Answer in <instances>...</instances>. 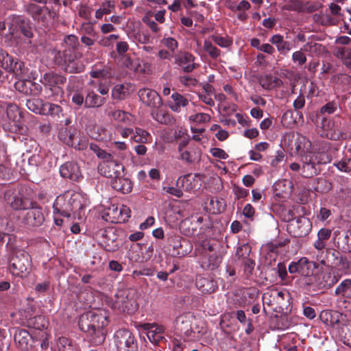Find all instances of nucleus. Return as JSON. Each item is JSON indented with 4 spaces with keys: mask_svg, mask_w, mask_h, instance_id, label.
Here are the masks:
<instances>
[{
    "mask_svg": "<svg viewBox=\"0 0 351 351\" xmlns=\"http://www.w3.org/2000/svg\"><path fill=\"white\" fill-rule=\"evenodd\" d=\"M107 317L101 311H91L82 314L79 320L81 330L87 333L93 344L102 343L106 338L104 328L107 326Z\"/></svg>",
    "mask_w": 351,
    "mask_h": 351,
    "instance_id": "f257e3e1",
    "label": "nucleus"
},
{
    "mask_svg": "<svg viewBox=\"0 0 351 351\" xmlns=\"http://www.w3.org/2000/svg\"><path fill=\"white\" fill-rule=\"evenodd\" d=\"M311 143L304 136L298 138L295 149L301 157L302 168L301 175L304 178H312L317 174L316 165L328 162V157L324 153H314L311 152Z\"/></svg>",
    "mask_w": 351,
    "mask_h": 351,
    "instance_id": "f03ea898",
    "label": "nucleus"
},
{
    "mask_svg": "<svg viewBox=\"0 0 351 351\" xmlns=\"http://www.w3.org/2000/svg\"><path fill=\"white\" fill-rule=\"evenodd\" d=\"M86 204V199L81 193L66 191L56 199L53 213L69 217L72 212L82 210Z\"/></svg>",
    "mask_w": 351,
    "mask_h": 351,
    "instance_id": "7ed1b4c3",
    "label": "nucleus"
},
{
    "mask_svg": "<svg viewBox=\"0 0 351 351\" xmlns=\"http://www.w3.org/2000/svg\"><path fill=\"white\" fill-rule=\"evenodd\" d=\"M110 306L120 312L135 313L138 308L135 291L131 289L118 290L111 299Z\"/></svg>",
    "mask_w": 351,
    "mask_h": 351,
    "instance_id": "20e7f679",
    "label": "nucleus"
},
{
    "mask_svg": "<svg viewBox=\"0 0 351 351\" xmlns=\"http://www.w3.org/2000/svg\"><path fill=\"white\" fill-rule=\"evenodd\" d=\"M29 256L22 252L14 253L10 259L9 270L15 276L23 278L29 272Z\"/></svg>",
    "mask_w": 351,
    "mask_h": 351,
    "instance_id": "39448f33",
    "label": "nucleus"
},
{
    "mask_svg": "<svg viewBox=\"0 0 351 351\" xmlns=\"http://www.w3.org/2000/svg\"><path fill=\"white\" fill-rule=\"evenodd\" d=\"M6 114L9 121L8 130L12 132L25 134L27 128L23 123L22 112L18 106L10 104L6 108Z\"/></svg>",
    "mask_w": 351,
    "mask_h": 351,
    "instance_id": "423d86ee",
    "label": "nucleus"
},
{
    "mask_svg": "<svg viewBox=\"0 0 351 351\" xmlns=\"http://www.w3.org/2000/svg\"><path fill=\"white\" fill-rule=\"evenodd\" d=\"M0 66L5 71L13 73L16 77H23L26 71V68L22 62L3 49H0Z\"/></svg>",
    "mask_w": 351,
    "mask_h": 351,
    "instance_id": "0eeeda50",
    "label": "nucleus"
},
{
    "mask_svg": "<svg viewBox=\"0 0 351 351\" xmlns=\"http://www.w3.org/2000/svg\"><path fill=\"white\" fill-rule=\"evenodd\" d=\"M114 343L118 351H138L137 341L128 330H117L114 334Z\"/></svg>",
    "mask_w": 351,
    "mask_h": 351,
    "instance_id": "6e6552de",
    "label": "nucleus"
},
{
    "mask_svg": "<svg viewBox=\"0 0 351 351\" xmlns=\"http://www.w3.org/2000/svg\"><path fill=\"white\" fill-rule=\"evenodd\" d=\"M23 222L28 228H36L40 226L45 219V216L40 206L36 202H29V206Z\"/></svg>",
    "mask_w": 351,
    "mask_h": 351,
    "instance_id": "1a4fd4ad",
    "label": "nucleus"
},
{
    "mask_svg": "<svg viewBox=\"0 0 351 351\" xmlns=\"http://www.w3.org/2000/svg\"><path fill=\"white\" fill-rule=\"evenodd\" d=\"M138 330L147 331L149 340L154 344L158 345L166 341L164 336L165 328L156 323H144L136 325Z\"/></svg>",
    "mask_w": 351,
    "mask_h": 351,
    "instance_id": "9d476101",
    "label": "nucleus"
},
{
    "mask_svg": "<svg viewBox=\"0 0 351 351\" xmlns=\"http://www.w3.org/2000/svg\"><path fill=\"white\" fill-rule=\"evenodd\" d=\"M193 319L194 316L188 313L178 316L176 320V330L188 341L195 340V332L192 329Z\"/></svg>",
    "mask_w": 351,
    "mask_h": 351,
    "instance_id": "9b49d317",
    "label": "nucleus"
},
{
    "mask_svg": "<svg viewBox=\"0 0 351 351\" xmlns=\"http://www.w3.org/2000/svg\"><path fill=\"white\" fill-rule=\"evenodd\" d=\"M66 77L53 73H46L40 78V82L49 93L48 97L52 96L55 93H58L60 89V86L66 82Z\"/></svg>",
    "mask_w": 351,
    "mask_h": 351,
    "instance_id": "f8f14e48",
    "label": "nucleus"
},
{
    "mask_svg": "<svg viewBox=\"0 0 351 351\" xmlns=\"http://www.w3.org/2000/svg\"><path fill=\"white\" fill-rule=\"evenodd\" d=\"M318 267L317 263L309 261L306 257H302L297 262H292L289 266L291 274L298 273L301 276H309L313 274L314 270Z\"/></svg>",
    "mask_w": 351,
    "mask_h": 351,
    "instance_id": "ddd939ff",
    "label": "nucleus"
},
{
    "mask_svg": "<svg viewBox=\"0 0 351 351\" xmlns=\"http://www.w3.org/2000/svg\"><path fill=\"white\" fill-rule=\"evenodd\" d=\"M123 165L114 158L107 162H100L98 167L99 173L110 179L117 174L123 173Z\"/></svg>",
    "mask_w": 351,
    "mask_h": 351,
    "instance_id": "4468645a",
    "label": "nucleus"
},
{
    "mask_svg": "<svg viewBox=\"0 0 351 351\" xmlns=\"http://www.w3.org/2000/svg\"><path fill=\"white\" fill-rule=\"evenodd\" d=\"M138 97L143 103L151 108H159L162 105L160 95L154 90L141 88L138 90Z\"/></svg>",
    "mask_w": 351,
    "mask_h": 351,
    "instance_id": "2eb2a0df",
    "label": "nucleus"
},
{
    "mask_svg": "<svg viewBox=\"0 0 351 351\" xmlns=\"http://www.w3.org/2000/svg\"><path fill=\"white\" fill-rule=\"evenodd\" d=\"M110 185L112 189L123 194L130 193L132 189V181L124 176L123 172L112 178Z\"/></svg>",
    "mask_w": 351,
    "mask_h": 351,
    "instance_id": "dca6fc26",
    "label": "nucleus"
},
{
    "mask_svg": "<svg viewBox=\"0 0 351 351\" xmlns=\"http://www.w3.org/2000/svg\"><path fill=\"white\" fill-rule=\"evenodd\" d=\"M333 283L332 280L330 281L328 280H322L319 275H314L313 274L304 278V287L308 291H315L326 286H330Z\"/></svg>",
    "mask_w": 351,
    "mask_h": 351,
    "instance_id": "f3484780",
    "label": "nucleus"
},
{
    "mask_svg": "<svg viewBox=\"0 0 351 351\" xmlns=\"http://www.w3.org/2000/svg\"><path fill=\"white\" fill-rule=\"evenodd\" d=\"M5 29V23L0 21V36L8 45H17L19 43L17 25L13 21L9 26L8 33L4 34Z\"/></svg>",
    "mask_w": 351,
    "mask_h": 351,
    "instance_id": "a211bd4d",
    "label": "nucleus"
},
{
    "mask_svg": "<svg viewBox=\"0 0 351 351\" xmlns=\"http://www.w3.org/2000/svg\"><path fill=\"white\" fill-rule=\"evenodd\" d=\"M175 63L181 66L185 72H191L196 67L195 57L188 52H181L174 56Z\"/></svg>",
    "mask_w": 351,
    "mask_h": 351,
    "instance_id": "6ab92c4d",
    "label": "nucleus"
},
{
    "mask_svg": "<svg viewBox=\"0 0 351 351\" xmlns=\"http://www.w3.org/2000/svg\"><path fill=\"white\" fill-rule=\"evenodd\" d=\"M60 173L62 177L72 180H77L81 176V171L77 164L69 162L62 165L60 168Z\"/></svg>",
    "mask_w": 351,
    "mask_h": 351,
    "instance_id": "aec40b11",
    "label": "nucleus"
},
{
    "mask_svg": "<svg viewBox=\"0 0 351 351\" xmlns=\"http://www.w3.org/2000/svg\"><path fill=\"white\" fill-rule=\"evenodd\" d=\"M32 338V335L25 329H18L14 335L16 343L23 351H28L32 348L29 343Z\"/></svg>",
    "mask_w": 351,
    "mask_h": 351,
    "instance_id": "412c9836",
    "label": "nucleus"
},
{
    "mask_svg": "<svg viewBox=\"0 0 351 351\" xmlns=\"http://www.w3.org/2000/svg\"><path fill=\"white\" fill-rule=\"evenodd\" d=\"M322 136H325L332 140H338L340 136V130L331 120H323L322 125Z\"/></svg>",
    "mask_w": 351,
    "mask_h": 351,
    "instance_id": "4be33fe9",
    "label": "nucleus"
},
{
    "mask_svg": "<svg viewBox=\"0 0 351 351\" xmlns=\"http://www.w3.org/2000/svg\"><path fill=\"white\" fill-rule=\"evenodd\" d=\"M85 107L99 108L102 106L106 101V98L98 95L93 89L88 88L86 90Z\"/></svg>",
    "mask_w": 351,
    "mask_h": 351,
    "instance_id": "5701e85b",
    "label": "nucleus"
},
{
    "mask_svg": "<svg viewBox=\"0 0 351 351\" xmlns=\"http://www.w3.org/2000/svg\"><path fill=\"white\" fill-rule=\"evenodd\" d=\"M5 199L14 210L28 209L29 206V202H28L26 199H24L20 194L10 196L9 193H6L5 195Z\"/></svg>",
    "mask_w": 351,
    "mask_h": 351,
    "instance_id": "b1692460",
    "label": "nucleus"
},
{
    "mask_svg": "<svg viewBox=\"0 0 351 351\" xmlns=\"http://www.w3.org/2000/svg\"><path fill=\"white\" fill-rule=\"evenodd\" d=\"M101 217L106 221L119 223L121 221V211H119V208L117 206L112 204L104 209Z\"/></svg>",
    "mask_w": 351,
    "mask_h": 351,
    "instance_id": "393cba45",
    "label": "nucleus"
},
{
    "mask_svg": "<svg viewBox=\"0 0 351 351\" xmlns=\"http://www.w3.org/2000/svg\"><path fill=\"white\" fill-rule=\"evenodd\" d=\"M29 12L33 18L38 21H45V15L47 14L50 17L55 18L56 13L54 11H50L47 8H41L36 4H31L29 6Z\"/></svg>",
    "mask_w": 351,
    "mask_h": 351,
    "instance_id": "a878e982",
    "label": "nucleus"
},
{
    "mask_svg": "<svg viewBox=\"0 0 351 351\" xmlns=\"http://www.w3.org/2000/svg\"><path fill=\"white\" fill-rule=\"evenodd\" d=\"M196 287L203 293H213L217 288L215 281L203 276H198L196 278Z\"/></svg>",
    "mask_w": 351,
    "mask_h": 351,
    "instance_id": "bb28decb",
    "label": "nucleus"
},
{
    "mask_svg": "<svg viewBox=\"0 0 351 351\" xmlns=\"http://www.w3.org/2000/svg\"><path fill=\"white\" fill-rule=\"evenodd\" d=\"M132 88V85L128 83L117 84L112 90V97L114 99H124L130 95Z\"/></svg>",
    "mask_w": 351,
    "mask_h": 351,
    "instance_id": "cd10ccee",
    "label": "nucleus"
},
{
    "mask_svg": "<svg viewBox=\"0 0 351 351\" xmlns=\"http://www.w3.org/2000/svg\"><path fill=\"white\" fill-rule=\"evenodd\" d=\"M172 101L169 106L173 112H180L181 108L189 105V101L183 95L175 93L171 95Z\"/></svg>",
    "mask_w": 351,
    "mask_h": 351,
    "instance_id": "c85d7f7f",
    "label": "nucleus"
},
{
    "mask_svg": "<svg viewBox=\"0 0 351 351\" xmlns=\"http://www.w3.org/2000/svg\"><path fill=\"white\" fill-rule=\"evenodd\" d=\"M26 106L30 111L36 114H47L45 103H44L41 99L34 98L27 99L26 101Z\"/></svg>",
    "mask_w": 351,
    "mask_h": 351,
    "instance_id": "c756f323",
    "label": "nucleus"
},
{
    "mask_svg": "<svg viewBox=\"0 0 351 351\" xmlns=\"http://www.w3.org/2000/svg\"><path fill=\"white\" fill-rule=\"evenodd\" d=\"M320 317L326 324L335 326L340 322L342 314L336 311H323Z\"/></svg>",
    "mask_w": 351,
    "mask_h": 351,
    "instance_id": "7c9ffc66",
    "label": "nucleus"
},
{
    "mask_svg": "<svg viewBox=\"0 0 351 351\" xmlns=\"http://www.w3.org/2000/svg\"><path fill=\"white\" fill-rule=\"evenodd\" d=\"M91 137L97 141H109L114 139L112 134H110L102 126H95L90 133Z\"/></svg>",
    "mask_w": 351,
    "mask_h": 351,
    "instance_id": "2f4dec72",
    "label": "nucleus"
},
{
    "mask_svg": "<svg viewBox=\"0 0 351 351\" xmlns=\"http://www.w3.org/2000/svg\"><path fill=\"white\" fill-rule=\"evenodd\" d=\"M269 42L275 45L278 51L281 53H287L291 49L289 42L285 41L283 36L280 34H275L269 38Z\"/></svg>",
    "mask_w": 351,
    "mask_h": 351,
    "instance_id": "473e14b6",
    "label": "nucleus"
},
{
    "mask_svg": "<svg viewBox=\"0 0 351 351\" xmlns=\"http://www.w3.org/2000/svg\"><path fill=\"white\" fill-rule=\"evenodd\" d=\"M181 183L186 191L195 189L199 184V178L196 175L189 174L178 180V184Z\"/></svg>",
    "mask_w": 351,
    "mask_h": 351,
    "instance_id": "72a5a7b5",
    "label": "nucleus"
},
{
    "mask_svg": "<svg viewBox=\"0 0 351 351\" xmlns=\"http://www.w3.org/2000/svg\"><path fill=\"white\" fill-rule=\"evenodd\" d=\"M152 117L158 123L165 125H171L175 122V119L167 111L162 109L153 110Z\"/></svg>",
    "mask_w": 351,
    "mask_h": 351,
    "instance_id": "f704fd0d",
    "label": "nucleus"
},
{
    "mask_svg": "<svg viewBox=\"0 0 351 351\" xmlns=\"http://www.w3.org/2000/svg\"><path fill=\"white\" fill-rule=\"evenodd\" d=\"M111 115L114 121L126 125H131L134 122L133 116L125 111L116 110L112 112Z\"/></svg>",
    "mask_w": 351,
    "mask_h": 351,
    "instance_id": "c9c22d12",
    "label": "nucleus"
},
{
    "mask_svg": "<svg viewBox=\"0 0 351 351\" xmlns=\"http://www.w3.org/2000/svg\"><path fill=\"white\" fill-rule=\"evenodd\" d=\"M285 292L282 291H278L276 289L271 290L269 292L265 293L263 295V300L264 302H267V300H269L268 304L271 302L270 299L268 298H272L273 300L278 304H281L282 302L285 300Z\"/></svg>",
    "mask_w": 351,
    "mask_h": 351,
    "instance_id": "e433bc0d",
    "label": "nucleus"
},
{
    "mask_svg": "<svg viewBox=\"0 0 351 351\" xmlns=\"http://www.w3.org/2000/svg\"><path fill=\"white\" fill-rule=\"evenodd\" d=\"M115 8L114 3L110 1H104L101 7L95 11V17L100 19L104 15L110 14Z\"/></svg>",
    "mask_w": 351,
    "mask_h": 351,
    "instance_id": "4c0bfd02",
    "label": "nucleus"
},
{
    "mask_svg": "<svg viewBox=\"0 0 351 351\" xmlns=\"http://www.w3.org/2000/svg\"><path fill=\"white\" fill-rule=\"evenodd\" d=\"M109 75V68L103 66L101 64H96L90 71V75L93 78L102 79Z\"/></svg>",
    "mask_w": 351,
    "mask_h": 351,
    "instance_id": "58836bf2",
    "label": "nucleus"
},
{
    "mask_svg": "<svg viewBox=\"0 0 351 351\" xmlns=\"http://www.w3.org/2000/svg\"><path fill=\"white\" fill-rule=\"evenodd\" d=\"M90 149L95 154L98 158L102 160V162H107L114 158V156L110 153L106 152L96 144L91 143L90 145Z\"/></svg>",
    "mask_w": 351,
    "mask_h": 351,
    "instance_id": "ea45409f",
    "label": "nucleus"
},
{
    "mask_svg": "<svg viewBox=\"0 0 351 351\" xmlns=\"http://www.w3.org/2000/svg\"><path fill=\"white\" fill-rule=\"evenodd\" d=\"M64 143L68 146L73 147L75 149L78 150H84L88 147V141L84 138L81 137L76 141L74 138L73 139H70L69 138H64Z\"/></svg>",
    "mask_w": 351,
    "mask_h": 351,
    "instance_id": "a19ab883",
    "label": "nucleus"
},
{
    "mask_svg": "<svg viewBox=\"0 0 351 351\" xmlns=\"http://www.w3.org/2000/svg\"><path fill=\"white\" fill-rule=\"evenodd\" d=\"M203 50L213 59H217L221 54L220 50L213 45L211 40L209 38L204 40Z\"/></svg>",
    "mask_w": 351,
    "mask_h": 351,
    "instance_id": "79ce46f5",
    "label": "nucleus"
},
{
    "mask_svg": "<svg viewBox=\"0 0 351 351\" xmlns=\"http://www.w3.org/2000/svg\"><path fill=\"white\" fill-rule=\"evenodd\" d=\"M298 338L295 334H289L282 337V342L284 348L288 351H296L297 346L295 345Z\"/></svg>",
    "mask_w": 351,
    "mask_h": 351,
    "instance_id": "37998d69",
    "label": "nucleus"
},
{
    "mask_svg": "<svg viewBox=\"0 0 351 351\" xmlns=\"http://www.w3.org/2000/svg\"><path fill=\"white\" fill-rule=\"evenodd\" d=\"M150 134L145 130L140 128H136L134 130L132 139L138 143H147Z\"/></svg>",
    "mask_w": 351,
    "mask_h": 351,
    "instance_id": "c03bdc74",
    "label": "nucleus"
},
{
    "mask_svg": "<svg viewBox=\"0 0 351 351\" xmlns=\"http://www.w3.org/2000/svg\"><path fill=\"white\" fill-rule=\"evenodd\" d=\"M57 346L59 351H75L76 349L72 341L64 337L59 338Z\"/></svg>",
    "mask_w": 351,
    "mask_h": 351,
    "instance_id": "a18cd8bd",
    "label": "nucleus"
},
{
    "mask_svg": "<svg viewBox=\"0 0 351 351\" xmlns=\"http://www.w3.org/2000/svg\"><path fill=\"white\" fill-rule=\"evenodd\" d=\"M334 165L340 171L349 173L351 171V158L344 156L341 160L335 162Z\"/></svg>",
    "mask_w": 351,
    "mask_h": 351,
    "instance_id": "49530a36",
    "label": "nucleus"
},
{
    "mask_svg": "<svg viewBox=\"0 0 351 351\" xmlns=\"http://www.w3.org/2000/svg\"><path fill=\"white\" fill-rule=\"evenodd\" d=\"M30 85L31 80L23 79H19L14 84L15 88L17 90L27 95H29L31 93V89L29 88Z\"/></svg>",
    "mask_w": 351,
    "mask_h": 351,
    "instance_id": "de8ad7c7",
    "label": "nucleus"
},
{
    "mask_svg": "<svg viewBox=\"0 0 351 351\" xmlns=\"http://www.w3.org/2000/svg\"><path fill=\"white\" fill-rule=\"evenodd\" d=\"M209 38L221 47H228L232 45V40L228 37L211 35L209 36Z\"/></svg>",
    "mask_w": 351,
    "mask_h": 351,
    "instance_id": "09e8293b",
    "label": "nucleus"
},
{
    "mask_svg": "<svg viewBox=\"0 0 351 351\" xmlns=\"http://www.w3.org/2000/svg\"><path fill=\"white\" fill-rule=\"evenodd\" d=\"M275 79L270 75H266L260 78V84L266 90H270L275 86Z\"/></svg>",
    "mask_w": 351,
    "mask_h": 351,
    "instance_id": "8fccbe9b",
    "label": "nucleus"
},
{
    "mask_svg": "<svg viewBox=\"0 0 351 351\" xmlns=\"http://www.w3.org/2000/svg\"><path fill=\"white\" fill-rule=\"evenodd\" d=\"M335 55L343 60H350L351 63V49L346 47H338L335 49Z\"/></svg>",
    "mask_w": 351,
    "mask_h": 351,
    "instance_id": "3c124183",
    "label": "nucleus"
},
{
    "mask_svg": "<svg viewBox=\"0 0 351 351\" xmlns=\"http://www.w3.org/2000/svg\"><path fill=\"white\" fill-rule=\"evenodd\" d=\"M161 42L172 53H173L178 47V41L172 37H165Z\"/></svg>",
    "mask_w": 351,
    "mask_h": 351,
    "instance_id": "603ef678",
    "label": "nucleus"
},
{
    "mask_svg": "<svg viewBox=\"0 0 351 351\" xmlns=\"http://www.w3.org/2000/svg\"><path fill=\"white\" fill-rule=\"evenodd\" d=\"M320 21L324 25L332 26L336 25L339 23V19L329 14H322L320 16Z\"/></svg>",
    "mask_w": 351,
    "mask_h": 351,
    "instance_id": "864d4df0",
    "label": "nucleus"
},
{
    "mask_svg": "<svg viewBox=\"0 0 351 351\" xmlns=\"http://www.w3.org/2000/svg\"><path fill=\"white\" fill-rule=\"evenodd\" d=\"M210 117L206 113H197L189 117V121L191 122L201 123L209 121Z\"/></svg>",
    "mask_w": 351,
    "mask_h": 351,
    "instance_id": "5fc2aeb1",
    "label": "nucleus"
},
{
    "mask_svg": "<svg viewBox=\"0 0 351 351\" xmlns=\"http://www.w3.org/2000/svg\"><path fill=\"white\" fill-rule=\"evenodd\" d=\"M210 206H212L210 210L214 214L220 213L223 210L222 202L217 199H211L210 201Z\"/></svg>",
    "mask_w": 351,
    "mask_h": 351,
    "instance_id": "6e6d98bb",
    "label": "nucleus"
},
{
    "mask_svg": "<svg viewBox=\"0 0 351 351\" xmlns=\"http://www.w3.org/2000/svg\"><path fill=\"white\" fill-rule=\"evenodd\" d=\"M210 154L217 158L226 160L228 158V154L222 149L218 147H213L210 149Z\"/></svg>",
    "mask_w": 351,
    "mask_h": 351,
    "instance_id": "4d7b16f0",
    "label": "nucleus"
},
{
    "mask_svg": "<svg viewBox=\"0 0 351 351\" xmlns=\"http://www.w3.org/2000/svg\"><path fill=\"white\" fill-rule=\"evenodd\" d=\"M47 109V114H49L51 115L59 116V114L62 112V108L54 104H49L45 103Z\"/></svg>",
    "mask_w": 351,
    "mask_h": 351,
    "instance_id": "13d9d810",
    "label": "nucleus"
},
{
    "mask_svg": "<svg viewBox=\"0 0 351 351\" xmlns=\"http://www.w3.org/2000/svg\"><path fill=\"white\" fill-rule=\"evenodd\" d=\"M71 100L72 102L75 105L80 106H82L83 104L85 105V99L84 95L79 90H76L73 93Z\"/></svg>",
    "mask_w": 351,
    "mask_h": 351,
    "instance_id": "bf43d9fd",
    "label": "nucleus"
},
{
    "mask_svg": "<svg viewBox=\"0 0 351 351\" xmlns=\"http://www.w3.org/2000/svg\"><path fill=\"white\" fill-rule=\"evenodd\" d=\"M292 60L295 63H298L299 65H302L306 62V57L301 51H297L293 53Z\"/></svg>",
    "mask_w": 351,
    "mask_h": 351,
    "instance_id": "052dcab7",
    "label": "nucleus"
},
{
    "mask_svg": "<svg viewBox=\"0 0 351 351\" xmlns=\"http://www.w3.org/2000/svg\"><path fill=\"white\" fill-rule=\"evenodd\" d=\"M351 287V280L346 279L343 280L340 285L336 288L335 293L337 294L343 293Z\"/></svg>",
    "mask_w": 351,
    "mask_h": 351,
    "instance_id": "680f3d73",
    "label": "nucleus"
},
{
    "mask_svg": "<svg viewBox=\"0 0 351 351\" xmlns=\"http://www.w3.org/2000/svg\"><path fill=\"white\" fill-rule=\"evenodd\" d=\"M91 8L86 5H81L79 8L78 14L80 16L88 19L91 16Z\"/></svg>",
    "mask_w": 351,
    "mask_h": 351,
    "instance_id": "e2e57ef3",
    "label": "nucleus"
},
{
    "mask_svg": "<svg viewBox=\"0 0 351 351\" xmlns=\"http://www.w3.org/2000/svg\"><path fill=\"white\" fill-rule=\"evenodd\" d=\"M110 141L111 149L119 151H125L128 148V145L124 141H115V138Z\"/></svg>",
    "mask_w": 351,
    "mask_h": 351,
    "instance_id": "0e129e2a",
    "label": "nucleus"
},
{
    "mask_svg": "<svg viewBox=\"0 0 351 351\" xmlns=\"http://www.w3.org/2000/svg\"><path fill=\"white\" fill-rule=\"evenodd\" d=\"M337 104L335 102H328L324 106H323L320 110V112L324 113H328V114H332L333 113L336 109H337Z\"/></svg>",
    "mask_w": 351,
    "mask_h": 351,
    "instance_id": "69168bd1",
    "label": "nucleus"
},
{
    "mask_svg": "<svg viewBox=\"0 0 351 351\" xmlns=\"http://www.w3.org/2000/svg\"><path fill=\"white\" fill-rule=\"evenodd\" d=\"M329 10H330V14L337 19H339V17H341L342 16V14L341 13V7L335 3H331L329 5Z\"/></svg>",
    "mask_w": 351,
    "mask_h": 351,
    "instance_id": "338daca9",
    "label": "nucleus"
},
{
    "mask_svg": "<svg viewBox=\"0 0 351 351\" xmlns=\"http://www.w3.org/2000/svg\"><path fill=\"white\" fill-rule=\"evenodd\" d=\"M64 43L69 47L75 48L78 45V39L77 36L71 34L65 37Z\"/></svg>",
    "mask_w": 351,
    "mask_h": 351,
    "instance_id": "774afa93",
    "label": "nucleus"
}]
</instances>
